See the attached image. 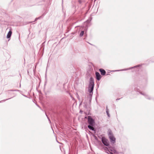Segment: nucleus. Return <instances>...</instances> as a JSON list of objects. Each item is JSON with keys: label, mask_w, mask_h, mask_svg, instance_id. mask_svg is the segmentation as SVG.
<instances>
[{"label": "nucleus", "mask_w": 154, "mask_h": 154, "mask_svg": "<svg viewBox=\"0 0 154 154\" xmlns=\"http://www.w3.org/2000/svg\"><path fill=\"white\" fill-rule=\"evenodd\" d=\"M108 135L109 137L110 136H112L113 135L112 133L111 130H108Z\"/></svg>", "instance_id": "8"}, {"label": "nucleus", "mask_w": 154, "mask_h": 154, "mask_svg": "<svg viewBox=\"0 0 154 154\" xmlns=\"http://www.w3.org/2000/svg\"><path fill=\"white\" fill-rule=\"evenodd\" d=\"M104 149L105 151V152L108 153V152H109L108 149L106 147L104 148Z\"/></svg>", "instance_id": "10"}, {"label": "nucleus", "mask_w": 154, "mask_h": 154, "mask_svg": "<svg viewBox=\"0 0 154 154\" xmlns=\"http://www.w3.org/2000/svg\"><path fill=\"white\" fill-rule=\"evenodd\" d=\"M145 98H146V99H150V98H148V96H147L145 94Z\"/></svg>", "instance_id": "13"}, {"label": "nucleus", "mask_w": 154, "mask_h": 154, "mask_svg": "<svg viewBox=\"0 0 154 154\" xmlns=\"http://www.w3.org/2000/svg\"><path fill=\"white\" fill-rule=\"evenodd\" d=\"M106 113H107V114L108 117H110V115L109 112V110L108 109L107 106H106Z\"/></svg>", "instance_id": "9"}, {"label": "nucleus", "mask_w": 154, "mask_h": 154, "mask_svg": "<svg viewBox=\"0 0 154 154\" xmlns=\"http://www.w3.org/2000/svg\"><path fill=\"white\" fill-rule=\"evenodd\" d=\"M6 99V100H4L3 101H6V100H8V99Z\"/></svg>", "instance_id": "15"}, {"label": "nucleus", "mask_w": 154, "mask_h": 154, "mask_svg": "<svg viewBox=\"0 0 154 154\" xmlns=\"http://www.w3.org/2000/svg\"><path fill=\"white\" fill-rule=\"evenodd\" d=\"M94 81L92 77L90 79L89 83L88 86V91L91 93H92L94 86Z\"/></svg>", "instance_id": "2"}, {"label": "nucleus", "mask_w": 154, "mask_h": 154, "mask_svg": "<svg viewBox=\"0 0 154 154\" xmlns=\"http://www.w3.org/2000/svg\"><path fill=\"white\" fill-rule=\"evenodd\" d=\"M40 17H39L36 18L35 20H38V19H39L40 18Z\"/></svg>", "instance_id": "14"}, {"label": "nucleus", "mask_w": 154, "mask_h": 154, "mask_svg": "<svg viewBox=\"0 0 154 154\" xmlns=\"http://www.w3.org/2000/svg\"><path fill=\"white\" fill-rule=\"evenodd\" d=\"M88 122L89 124V125L88 126V128L91 130H94V128L93 127V126L94 123V120L90 116H88Z\"/></svg>", "instance_id": "1"}, {"label": "nucleus", "mask_w": 154, "mask_h": 154, "mask_svg": "<svg viewBox=\"0 0 154 154\" xmlns=\"http://www.w3.org/2000/svg\"><path fill=\"white\" fill-rule=\"evenodd\" d=\"M96 76V78L98 80H100L101 78V75L100 73L97 72H96L95 73Z\"/></svg>", "instance_id": "5"}, {"label": "nucleus", "mask_w": 154, "mask_h": 154, "mask_svg": "<svg viewBox=\"0 0 154 154\" xmlns=\"http://www.w3.org/2000/svg\"><path fill=\"white\" fill-rule=\"evenodd\" d=\"M137 91L138 92H139L140 93V94H142V95H143V93H142V92H141L138 89V90H137Z\"/></svg>", "instance_id": "12"}, {"label": "nucleus", "mask_w": 154, "mask_h": 154, "mask_svg": "<svg viewBox=\"0 0 154 154\" xmlns=\"http://www.w3.org/2000/svg\"><path fill=\"white\" fill-rule=\"evenodd\" d=\"M84 33V31H82L80 34V36L81 37L83 35Z\"/></svg>", "instance_id": "11"}, {"label": "nucleus", "mask_w": 154, "mask_h": 154, "mask_svg": "<svg viewBox=\"0 0 154 154\" xmlns=\"http://www.w3.org/2000/svg\"><path fill=\"white\" fill-rule=\"evenodd\" d=\"M87 118V117H85V118Z\"/></svg>", "instance_id": "17"}, {"label": "nucleus", "mask_w": 154, "mask_h": 154, "mask_svg": "<svg viewBox=\"0 0 154 154\" xmlns=\"http://www.w3.org/2000/svg\"><path fill=\"white\" fill-rule=\"evenodd\" d=\"M102 141L103 143L105 146H108L109 145V142L108 140L104 137H102Z\"/></svg>", "instance_id": "3"}, {"label": "nucleus", "mask_w": 154, "mask_h": 154, "mask_svg": "<svg viewBox=\"0 0 154 154\" xmlns=\"http://www.w3.org/2000/svg\"><path fill=\"white\" fill-rule=\"evenodd\" d=\"M10 91H14V90H10Z\"/></svg>", "instance_id": "16"}, {"label": "nucleus", "mask_w": 154, "mask_h": 154, "mask_svg": "<svg viewBox=\"0 0 154 154\" xmlns=\"http://www.w3.org/2000/svg\"><path fill=\"white\" fill-rule=\"evenodd\" d=\"M109 137L111 143H115L116 139L113 135L112 136H110Z\"/></svg>", "instance_id": "4"}, {"label": "nucleus", "mask_w": 154, "mask_h": 154, "mask_svg": "<svg viewBox=\"0 0 154 154\" xmlns=\"http://www.w3.org/2000/svg\"><path fill=\"white\" fill-rule=\"evenodd\" d=\"M99 71L101 72V74L102 75H104L106 74V71L105 70L103 69H100Z\"/></svg>", "instance_id": "6"}, {"label": "nucleus", "mask_w": 154, "mask_h": 154, "mask_svg": "<svg viewBox=\"0 0 154 154\" xmlns=\"http://www.w3.org/2000/svg\"><path fill=\"white\" fill-rule=\"evenodd\" d=\"M12 32L11 30H10L8 33V34L7 36V37L8 38H10L12 34Z\"/></svg>", "instance_id": "7"}]
</instances>
